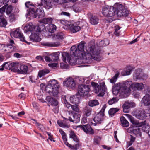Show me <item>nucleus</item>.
Returning a JSON list of instances; mask_svg holds the SVG:
<instances>
[{
  "mask_svg": "<svg viewBox=\"0 0 150 150\" xmlns=\"http://www.w3.org/2000/svg\"><path fill=\"white\" fill-rule=\"evenodd\" d=\"M85 42L83 41H81L78 45L77 50L78 53H79V57L82 56L83 58L86 57V58H88L89 59H93L97 61L100 60L99 54L100 51L98 49H95L94 45L90 46L89 47V53H86L84 52V47Z\"/></svg>",
  "mask_w": 150,
  "mask_h": 150,
  "instance_id": "1",
  "label": "nucleus"
},
{
  "mask_svg": "<svg viewBox=\"0 0 150 150\" xmlns=\"http://www.w3.org/2000/svg\"><path fill=\"white\" fill-rule=\"evenodd\" d=\"M108 17H111L115 15L116 13L118 17H126L129 14L127 8L119 3H116L112 6H110Z\"/></svg>",
  "mask_w": 150,
  "mask_h": 150,
  "instance_id": "2",
  "label": "nucleus"
},
{
  "mask_svg": "<svg viewBox=\"0 0 150 150\" xmlns=\"http://www.w3.org/2000/svg\"><path fill=\"white\" fill-rule=\"evenodd\" d=\"M45 28V26L40 23L38 25L34 26L32 23H28L24 27V30L27 32L28 31L34 32H41Z\"/></svg>",
  "mask_w": 150,
  "mask_h": 150,
  "instance_id": "3",
  "label": "nucleus"
},
{
  "mask_svg": "<svg viewBox=\"0 0 150 150\" xmlns=\"http://www.w3.org/2000/svg\"><path fill=\"white\" fill-rule=\"evenodd\" d=\"M128 115L130 122L133 124L136 125V126L138 127H142L141 129L143 132L147 134L148 133L150 127L148 125L146 124V121L144 120L143 122L137 123L134 120V118L131 115L128 114Z\"/></svg>",
  "mask_w": 150,
  "mask_h": 150,
  "instance_id": "4",
  "label": "nucleus"
},
{
  "mask_svg": "<svg viewBox=\"0 0 150 150\" xmlns=\"http://www.w3.org/2000/svg\"><path fill=\"white\" fill-rule=\"evenodd\" d=\"M90 86L86 85L81 84L78 86V93L81 97L86 96L89 91Z\"/></svg>",
  "mask_w": 150,
  "mask_h": 150,
  "instance_id": "5",
  "label": "nucleus"
},
{
  "mask_svg": "<svg viewBox=\"0 0 150 150\" xmlns=\"http://www.w3.org/2000/svg\"><path fill=\"white\" fill-rule=\"evenodd\" d=\"M132 82L131 81H128L123 83H119L117 85L120 86L124 92H129L131 89H132Z\"/></svg>",
  "mask_w": 150,
  "mask_h": 150,
  "instance_id": "6",
  "label": "nucleus"
},
{
  "mask_svg": "<svg viewBox=\"0 0 150 150\" xmlns=\"http://www.w3.org/2000/svg\"><path fill=\"white\" fill-rule=\"evenodd\" d=\"M11 35L15 38H19L21 41L25 42L28 44L29 45L30 43V42H28L25 40V37L19 28H17L14 31L11 32Z\"/></svg>",
  "mask_w": 150,
  "mask_h": 150,
  "instance_id": "7",
  "label": "nucleus"
},
{
  "mask_svg": "<svg viewBox=\"0 0 150 150\" xmlns=\"http://www.w3.org/2000/svg\"><path fill=\"white\" fill-rule=\"evenodd\" d=\"M134 115L137 118L140 120H144L146 117H150V114L147 112V110H136Z\"/></svg>",
  "mask_w": 150,
  "mask_h": 150,
  "instance_id": "8",
  "label": "nucleus"
},
{
  "mask_svg": "<svg viewBox=\"0 0 150 150\" xmlns=\"http://www.w3.org/2000/svg\"><path fill=\"white\" fill-rule=\"evenodd\" d=\"M29 16L33 18H35L38 17L39 18H43L45 16L44 11L42 8H38L35 11V8L34 10V13H32Z\"/></svg>",
  "mask_w": 150,
  "mask_h": 150,
  "instance_id": "9",
  "label": "nucleus"
},
{
  "mask_svg": "<svg viewBox=\"0 0 150 150\" xmlns=\"http://www.w3.org/2000/svg\"><path fill=\"white\" fill-rule=\"evenodd\" d=\"M83 130L85 132L88 134L93 135L94 134V130L92 129L90 125L89 124L80 125L77 126Z\"/></svg>",
  "mask_w": 150,
  "mask_h": 150,
  "instance_id": "10",
  "label": "nucleus"
},
{
  "mask_svg": "<svg viewBox=\"0 0 150 150\" xmlns=\"http://www.w3.org/2000/svg\"><path fill=\"white\" fill-rule=\"evenodd\" d=\"M81 115L80 114L71 112L70 116L69 117V120L71 122L76 123L79 122L80 121Z\"/></svg>",
  "mask_w": 150,
  "mask_h": 150,
  "instance_id": "11",
  "label": "nucleus"
},
{
  "mask_svg": "<svg viewBox=\"0 0 150 150\" xmlns=\"http://www.w3.org/2000/svg\"><path fill=\"white\" fill-rule=\"evenodd\" d=\"M135 105V104L134 102L128 101L126 102L122 106L123 112L125 113H128L129 111L130 108L134 107Z\"/></svg>",
  "mask_w": 150,
  "mask_h": 150,
  "instance_id": "12",
  "label": "nucleus"
},
{
  "mask_svg": "<svg viewBox=\"0 0 150 150\" xmlns=\"http://www.w3.org/2000/svg\"><path fill=\"white\" fill-rule=\"evenodd\" d=\"M25 6L28 9L27 10V17L29 18V16L32 13H34V10L35 8V6L33 5V4L30 1L27 2L25 3Z\"/></svg>",
  "mask_w": 150,
  "mask_h": 150,
  "instance_id": "13",
  "label": "nucleus"
},
{
  "mask_svg": "<svg viewBox=\"0 0 150 150\" xmlns=\"http://www.w3.org/2000/svg\"><path fill=\"white\" fill-rule=\"evenodd\" d=\"M67 27L70 32L71 33H76L81 30V27L76 23L70 24L68 25Z\"/></svg>",
  "mask_w": 150,
  "mask_h": 150,
  "instance_id": "14",
  "label": "nucleus"
},
{
  "mask_svg": "<svg viewBox=\"0 0 150 150\" xmlns=\"http://www.w3.org/2000/svg\"><path fill=\"white\" fill-rule=\"evenodd\" d=\"M63 84L66 87H71L72 89L74 88L76 85L74 79L72 78L67 79L66 80L63 82Z\"/></svg>",
  "mask_w": 150,
  "mask_h": 150,
  "instance_id": "15",
  "label": "nucleus"
},
{
  "mask_svg": "<svg viewBox=\"0 0 150 150\" xmlns=\"http://www.w3.org/2000/svg\"><path fill=\"white\" fill-rule=\"evenodd\" d=\"M39 32H32L30 36V40L34 42H38L41 41V39L39 36Z\"/></svg>",
  "mask_w": 150,
  "mask_h": 150,
  "instance_id": "16",
  "label": "nucleus"
},
{
  "mask_svg": "<svg viewBox=\"0 0 150 150\" xmlns=\"http://www.w3.org/2000/svg\"><path fill=\"white\" fill-rule=\"evenodd\" d=\"M59 84L58 83L57 80L55 79H52L50 81L47 85V87L51 89L57 88H59Z\"/></svg>",
  "mask_w": 150,
  "mask_h": 150,
  "instance_id": "17",
  "label": "nucleus"
},
{
  "mask_svg": "<svg viewBox=\"0 0 150 150\" xmlns=\"http://www.w3.org/2000/svg\"><path fill=\"white\" fill-rule=\"evenodd\" d=\"M104 115V113L100 112L95 116L93 119V121L95 122L94 123V126H96L97 123L100 124L101 122L103 121V116Z\"/></svg>",
  "mask_w": 150,
  "mask_h": 150,
  "instance_id": "18",
  "label": "nucleus"
},
{
  "mask_svg": "<svg viewBox=\"0 0 150 150\" xmlns=\"http://www.w3.org/2000/svg\"><path fill=\"white\" fill-rule=\"evenodd\" d=\"M46 100L52 106H57L58 104L57 100L50 96H47Z\"/></svg>",
  "mask_w": 150,
  "mask_h": 150,
  "instance_id": "19",
  "label": "nucleus"
},
{
  "mask_svg": "<svg viewBox=\"0 0 150 150\" xmlns=\"http://www.w3.org/2000/svg\"><path fill=\"white\" fill-rule=\"evenodd\" d=\"M99 92L98 96H104L107 89L104 82L100 83V84Z\"/></svg>",
  "mask_w": 150,
  "mask_h": 150,
  "instance_id": "20",
  "label": "nucleus"
},
{
  "mask_svg": "<svg viewBox=\"0 0 150 150\" xmlns=\"http://www.w3.org/2000/svg\"><path fill=\"white\" fill-rule=\"evenodd\" d=\"M134 68L130 66H127L126 68L124 69L121 73L122 75L123 76L129 75L131 74L133 69Z\"/></svg>",
  "mask_w": 150,
  "mask_h": 150,
  "instance_id": "21",
  "label": "nucleus"
},
{
  "mask_svg": "<svg viewBox=\"0 0 150 150\" xmlns=\"http://www.w3.org/2000/svg\"><path fill=\"white\" fill-rule=\"evenodd\" d=\"M41 44L42 45L44 46L54 47L59 46L60 45V43L58 42H41Z\"/></svg>",
  "mask_w": 150,
  "mask_h": 150,
  "instance_id": "22",
  "label": "nucleus"
},
{
  "mask_svg": "<svg viewBox=\"0 0 150 150\" xmlns=\"http://www.w3.org/2000/svg\"><path fill=\"white\" fill-rule=\"evenodd\" d=\"M134 77L136 79H143V73L140 69H138L135 70Z\"/></svg>",
  "mask_w": 150,
  "mask_h": 150,
  "instance_id": "23",
  "label": "nucleus"
},
{
  "mask_svg": "<svg viewBox=\"0 0 150 150\" xmlns=\"http://www.w3.org/2000/svg\"><path fill=\"white\" fill-rule=\"evenodd\" d=\"M79 95H76L73 96H71L70 97V100L71 102L73 104L76 105H77L80 103Z\"/></svg>",
  "mask_w": 150,
  "mask_h": 150,
  "instance_id": "24",
  "label": "nucleus"
},
{
  "mask_svg": "<svg viewBox=\"0 0 150 150\" xmlns=\"http://www.w3.org/2000/svg\"><path fill=\"white\" fill-rule=\"evenodd\" d=\"M120 92H124L121 87L117 83L115 84L112 89V92L113 94L117 95Z\"/></svg>",
  "mask_w": 150,
  "mask_h": 150,
  "instance_id": "25",
  "label": "nucleus"
},
{
  "mask_svg": "<svg viewBox=\"0 0 150 150\" xmlns=\"http://www.w3.org/2000/svg\"><path fill=\"white\" fill-rule=\"evenodd\" d=\"M132 87V90H141L144 88V85L142 83H133Z\"/></svg>",
  "mask_w": 150,
  "mask_h": 150,
  "instance_id": "26",
  "label": "nucleus"
},
{
  "mask_svg": "<svg viewBox=\"0 0 150 150\" xmlns=\"http://www.w3.org/2000/svg\"><path fill=\"white\" fill-rule=\"evenodd\" d=\"M62 55L64 62H65L67 59L68 62L70 64H71V59L69 53L64 52H62Z\"/></svg>",
  "mask_w": 150,
  "mask_h": 150,
  "instance_id": "27",
  "label": "nucleus"
},
{
  "mask_svg": "<svg viewBox=\"0 0 150 150\" xmlns=\"http://www.w3.org/2000/svg\"><path fill=\"white\" fill-rule=\"evenodd\" d=\"M46 27L47 30L51 33H53L56 30L57 27L56 26L52 23L48 24Z\"/></svg>",
  "mask_w": 150,
  "mask_h": 150,
  "instance_id": "28",
  "label": "nucleus"
},
{
  "mask_svg": "<svg viewBox=\"0 0 150 150\" xmlns=\"http://www.w3.org/2000/svg\"><path fill=\"white\" fill-rule=\"evenodd\" d=\"M28 70V67L24 65H20L18 74H25L27 73Z\"/></svg>",
  "mask_w": 150,
  "mask_h": 150,
  "instance_id": "29",
  "label": "nucleus"
},
{
  "mask_svg": "<svg viewBox=\"0 0 150 150\" xmlns=\"http://www.w3.org/2000/svg\"><path fill=\"white\" fill-rule=\"evenodd\" d=\"M70 53L71 55H73L74 57H79V55L78 54L79 53H78L77 48L76 47V46L74 45L71 47Z\"/></svg>",
  "mask_w": 150,
  "mask_h": 150,
  "instance_id": "30",
  "label": "nucleus"
},
{
  "mask_svg": "<svg viewBox=\"0 0 150 150\" xmlns=\"http://www.w3.org/2000/svg\"><path fill=\"white\" fill-rule=\"evenodd\" d=\"M120 121L121 125L123 127H127L129 126V122L123 116L120 118Z\"/></svg>",
  "mask_w": 150,
  "mask_h": 150,
  "instance_id": "31",
  "label": "nucleus"
},
{
  "mask_svg": "<svg viewBox=\"0 0 150 150\" xmlns=\"http://www.w3.org/2000/svg\"><path fill=\"white\" fill-rule=\"evenodd\" d=\"M99 19L96 16H92L90 18V23L93 25H97Z\"/></svg>",
  "mask_w": 150,
  "mask_h": 150,
  "instance_id": "32",
  "label": "nucleus"
},
{
  "mask_svg": "<svg viewBox=\"0 0 150 150\" xmlns=\"http://www.w3.org/2000/svg\"><path fill=\"white\" fill-rule=\"evenodd\" d=\"M50 72V71L47 69H43L40 70L38 72V77L41 78L45 75L48 74Z\"/></svg>",
  "mask_w": 150,
  "mask_h": 150,
  "instance_id": "33",
  "label": "nucleus"
},
{
  "mask_svg": "<svg viewBox=\"0 0 150 150\" xmlns=\"http://www.w3.org/2000/svg\"><path fill=\"white\" fill-rule=\"evenodd\" d=\"M69 135L70 138H72L73 141L75 142L76 143L79 142V140L77 136L75 134L73 131H71Z\"/></svg>",
  "mask_w": 150,
  "mask_h": 150,
  "instance_id": "34",
  "label": "nucleus"
},
{
  "mask_svg": "<svg viewBox=\"0 0 150 150\" xmlns=\"http://www.w3.org/2000/svg\"><path fill=\"white\" fill-rule=\"evenodd\" d=\"M44 4V7L47 9H49L52 8V5L50 0H43V3Z\"/></svg>",
  "mask_w": 150,
  "mask_h": 150,
  "instance_id": "35",
  "label": "nucleus"
},
{
  "mask_svg": "<svg viewBox=\"0 0 150 150\" xmlns=\"http://www.w3.org/2000/svg\"><path fill=\"white\" fill-rule=\"evenodd\" d=\"M59 52L52 53L50 55L51 56L52 61H57L59 58Z\"/></svg>",
  "mask_w": 150,
  "mask_h": 150,
  "instance_id": "36",
  "label": "nucleus"
},
{
  "mask_svg": "<svg viewBox=\"0 0 150 150\" xmlns=\"http://www.w3.org/2000/svg\"><path fill=\"white\" fill-rule=\"evenodd\" d=\"M64 34L62 32H58L54 34L53 36V38L55 39L60 40L63 38Z\"/></svg>",
  "mask_w": 150,
  "mask_h": 150,
  "instance_id": "37",
  "label": "nucleus"
},
{
  "mask_svg": "<svg viewBox=\"0 0 150 150\" xmlns=\"http://www.w3.org/2000/svg\"><path fill=\"white\" fill-rule=\"evenodd\" d=\"M110 8V6H105L103 8L102 13L104 16L108 17Z\"/></svg>",
  "mask_w": 150,
  "mask_h": 150,
  "instance_id": "38",
  "label": "nucleus"
},
{
  "mask_svg": "<svg viewBox=\"0 0 150 150\" xmlns=\"http://www.w3.org/2000/svg\"><path fill=\"white\" fill-rule=\"evenodd\" d=\"M59 88H54V89H51V90H50L48 92V93H50L51 92V95L53 96L54 97H57L58 96V94L59 93Z\"/></svg>",
  "mask_w": 150,
  "mask_h": 150,
  "instance_id": "39",
  "label": "nucleus"
},
{
  "mask_svg": "<svg viewBox=\"0 0 150 150\" xmlns=\"http://www.w3.org/2000/svg\"><path fill=\"white\" fill-rule=\"evenodd\" d=\"M20 65L19 63L14 62V66H13V68L11 69V71L14 72H17L18 73V71L19 70L18 69L19 67L20 68Z\"/></svg>",
  "mask_w": 150,
  "mask_h": 150,
  "instance_id": "40",
  "label": "nucleus"
},
{
  "mask_svg": "<svg viewBox=\"0 0 150 150\" xmlns=\"http://www.w3.org/2000/svg\"><path fill=\"white\" fill-rule=\"evenodd\" d=\"M99 103L97 100L95 99L90 100L88 103V105L90 106L93 107L98 105Z\"/></svg>",
  "mask_w": 150,
  "mask_h": 150,
  "instance_id": "41",
  "label": "nucleus"
},
{
  "mask_svg": "<svg viewBox=\"0 0 150 150\" xmlns=\"http://www.w3.org/2000/svg\"><path fill=\"white\" fill-rule=\"evenodd\" d=\"M57 122L59 125L60 127H62L69 128L70 126V125L69 124H68L67 123H63L62 120H58Z\"/></svg>",
  "mask_w": 150,
  "mask_h": 150,
  "instance_id": "42",
  "label": "nucleus"
},
{
  "mask_svg": "<svg viewBox=\"0 0 150 150\" xmlns=\"http://www.w3.org/2000/svg\"><path fill=\"white\" fill-rule=\"evenodd\" d=\"M53 19L52 18L48 17L43 18L41 21V22L44 24H50L52 23Z\"/></svg>",
  "mask_w": 150,
  "mask_h": 150,
  "instance_id": "43",
  "label": "nucleus"
},
{
  "mask_svg": "<svg viewBox=\"0 0 150 150\" xmlns=\"http://www.w3.org/2000/svg\"><path fill=\"white\" fill-rule=\"evenodd\" d=\"M120 73L118 71H117L116 73L115 76L110 79V82L111 83H114L117 81V78L118 77Z\"/></svg>",
  "mask_w": 150,
  "mask_h": 150,
  "instance_id": "44",
  "label": "nucleus"
},
{
  "mask_svg": "<svg viewBox=\"0 0 150 150\" xmlns=\"http://www.w3.org/2000/svg\"><path fill=\"white\" fill-rule=\"evenodd\" d=\"M119 110V109L117 108H112L109 111V114L110 115L113 116Z\"/></svg>",
  "mask_w": 150,
  "mask_h": 150,
  "instance_id": "45",
  "label": "nucleus"
},
{
  "mask_svg": "<svg viewBox=\"0 0 150 150\" xmlns=\"http://www.w3.org/2000/svg\"><path fill=\"white\" fill-rule=\"evenodd\" d=\"M7 24V21L5 18H0V27H5Z\"/></svg>",
  "mask_w": 150,
  "mask_h": 150,
  "instance_id": "46",
  "label": "nucleus"
},
{
  "mask_svg": "<svg viewBox=\"0 0 150 150\" xmlns=\"http://www.w3.org/2000/svg\"><path fill=\"white\" fill-rule=\"evenodd\" d=\"M91 85L94 87V88L96 90V93L99 92V85L97 83L95 82H92L91 83Z\"/></svg>",
  "mask_w": 150,
  "mask_h": 150,
  "instance_id": "47",
  "label": "nucleus"
},
{
  "mask_svg": "<svg viewBox=\"0 0 150 150\" xmlns=\"http://www.w3.org/2000/svg\"><path fill=\"white\" fill-rule=\"evenodd\" d=\"M120 28L118 26H116L115 27V31L114 34L116 36H118L120 35V32L119 31Z\"/></svg>",
  "mask_w": 150,
  "mask_h": 150,
  "instance_id": "48",
  "label": "nucleus"
},
{
  "mask_svg": "<svg viewBox=\"0 0 150 150\" xmlns=\"http://www.w3.org/2000/svg\"><path fill=\"white\" fill-rule=\"evenodd\" d=\"M6 46L8 49H10V50L8 49L9 52H13L15 48V47L12 44H6ZM5 46H4V47Z\"/></svg>",
  "mask_w": 150,
  "mask_h": 150,
  "instance_id": "49",
  "label": "nucleus"
},
{
  "mask_svg": "<svg viewBox=\"0 0 150 150\" xmlns=\"http://www.w3.org/2000/svg\"><path fill=\"white\" fill-rule=\"evenodd\" d=\"M6 6L4 5L3 6L0 8V18H2L3 16V14L5 12Z\"/></svg>",
  "mask_w": 150,
  "mask_h": 150,
  "instance_id": "50",
  "label": "nucleus"
},
{
  "mask_svg": "<svg viewBox=\"0 0 150 150\" xmlns=\"http://www.w3.org/2000/svg\"><path fill=\"white\" fill-rule=\"evenodd\" d=\"M13 9L11 5L8 6L6 10V13L8 15L10 14Z\"/></svg>",
  "mask_w": 150,
  "mask_h": 150,
  "instance_id": "51",
  "label": "nucleus"
},
{
  "mask_svg": "<svg viewBox=\"0 0 150 150\" xmlns=\"http://www.w3.org/2000/svg\"><path fill=\"white\" fill-rule=\"evenodd\" d=\"M137 127L136 128L133 129V132L135 134H139V135H140V136L141 137V134L139 133L140 128H139V127Z\"/></svg>",
  "mask_w": 150,
  "mask_h": 150,
  "instance_id": "52",
  "label": "nucleus"
},
{
  "mask_svg": "<svg viewBox=\"0 0 150 150\" xmlns=\"http://www.w3.org/2000/svg\"><path fill=\"white\" fill-rule=\"evenodd\" d=\"M71 108L74 111L78 113L79 112V109L77 105H72L71 106Z\"/></svg>",
  "mask_w": 150,
  "mask_h": 150,
  "instance_id": "53",
  "label": "nucleus"
},
{
  "mask_svg": "<svg viewBox=\"0 0 150 150\" xmlns=\"http://www.w3.org/2000/svg\"><path fill=\"white\" fill-rule=\"evenodd\" d=\"M100 139V137L99 136H97L95 137L94 139V143L96 144H99Z\"/></svg>",
  "mask_w": 150,
  "mask_h": 150,
  "instance_id": "54",
  "label": "nucleus"
},
{
  "mask_svg": "<svg viewBox=\"0 0 150 150\" xmlns=\"http://www.w3.org/2000/svg\"><path fill=\"white\" fill-rule=\"evenodd\" d=\"M91 110L89 109H85V115L86 116H89L91 114Z\"/></svg>",
  "mask_w": 150,
  "mask_h": 150,
  "instance_id": "55",
  "label": "nucleus"
},
{
  "mask_svg": "<svg viewBox=\"0 0 150 150\" xmlns=\"http://www.w3.org/2000/svg\"><path fill=\"white\" fill-rule=\"evenodd\" d=\"M9 1V0H0V7L4 4L7 5V3Z\"/></svg>",
  "mask_w": 150,
  "mask_h": 150,
  "instance_id": "56",
  "label": "nucleus"
},
{
  "mask_svg": "<svg viewBox=\"0 0 150 150\" xmlns=\"http://www.w3.org/2000/svg\"><path fill=\"white\" fill-rule=\"evenodd\" d=\"M15 19V16L14 14L13 13H11L9 16V19L10 21L12 22L14 21Z\"/></svg>",
  "mask_w": 150,
  "mask_h": 150,
  "instance_id": "57",
  "label": "nucleus"
},
{
  "mask_svg": "<svg viewBox=\"0 0 150 150\" xmlns=\"http://www.w3.org/2000/svg\"><path fill=\"white\" fill-rule=\"evenodd\" d=\"M77 144H76L75 146H72L71 145V149H72L76 150L79 149V143H77Z\"/></svg>",
  "mask_w": 150,
  "mask_h": 150,
  "instance_id": "58",
  "label": "nucleus"
},
{
  "mask_svg": "<svg viewBox=\"0 0 150 150\" xmlns=\"http://www.w3.org/2000/svg\"><path fill=\"white\" fill-rule=\"evenodd\" d=\"M65 105V106L68 109H70L71 108V106L72 105H71V104L69 103L68 102H67V101L66 100L65 101H64Z\"/></svg>",
  "mask_w": 150,
  "mask_h": 150,
  "instance_id": "59",
  "label": "nucleus"
},
{
  "mask_svg": "<svg viewBox=\"0 0 150 150\" xmlns=\"http://www.w3.org/2000/svg\"><path fill=\"white\" fill-rule=\"evenodd\" d=\"M37 79L35 78V77L32 76H29V80L32 83H35L36 82V80Z\"/></svg>",
  "mask_w": 150,
  "mask_h": 150,
  "instance_id": "60",
  "label": "nucleus"
},
{
  "mask_svg": "<svg viewBox=\"0 0 150 150\" xmlns=\"http://www.w3.org/2000/svg\"><path fill=\"white\" fill-rule=\"evenodd\" d=\"M103 40L104 42V46H106L109 44L110 43L109 40L107 39H104Z\"/></svg>",
  "mask_w": 150,
  "mask_h": 150,
  "instance_id": "61",
  "label": "nucleus"
},
{
  "mask_svg": "<svg viewBox=\"0 0 150 150\" xmlns=\"http://www.w3.org/2000/svg\"><path fill=\"white\" fill-rule=\"evenodd\" d=\"M55 107L53 109H52V110L54 112L57 114L58 113L59 111V107L57 106H55Z\"/></svg>",
  "mask_w": 150,
  "mask_h": 150,
  "instance_id": "62",
  "label": "nucleus"
},
{
  "mask_svg": "<svg viewBox=\"0 0 150 150\" xmlns=\"http://www.w3.org/2000/svg\"><path fill=\"white\" fill-rule=\"evenodd\" d=\"M44 58L45 61L47 62H50L52 61L51 58V59L48 56H46Z\"/></svg>",
  "mask_w": 150,
  "mask_h": 150,
  "instance_id": "63",
  "label": "nucleus"
},
{
  "mask_svg": "<svg viewBox=\"0 0 150 150\" xmlns=\"http://www.w3.org/2000/svg\"><path fill=\"white\" fill-rule=\"evenodd\" d=\"M14 56L17 58H20L22 57V55L18 53H15L14 54Z\"/></svg>",
  "mask_w": 150,
  "mask_h": 150,
  "instance_id": "64",
  "label": "nucleus"
}]
</instances>
